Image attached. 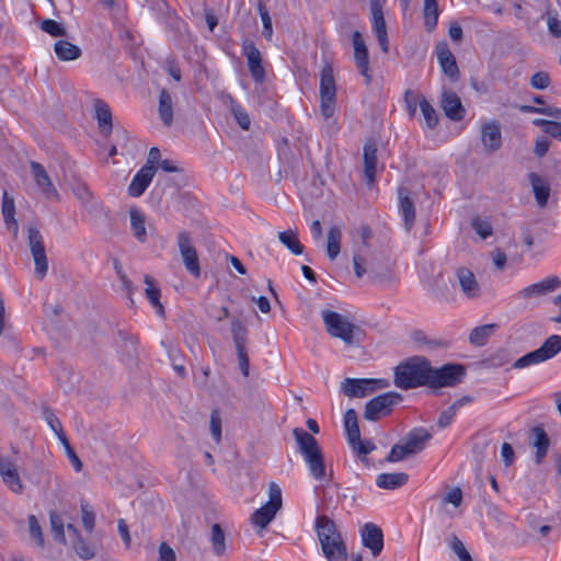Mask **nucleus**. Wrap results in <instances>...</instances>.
<instances>
[{
	"instance_id": "f257e3e1",
	"label": "nucleus",
	"mask_w": 561,
	"mask_h": 561,
	"mask_svg": "<svg viewBox=\"0 0 561 561\" xmlns=\"http://www.w3.org/2000/svg\"><path fill=\"white\" fill-rule=\"evenodd\" d=\"M321 318L328 334L332 337L342 340L347 346H358L362 343L364 331L343 314L324 309L321 311Z\"/></svg>"
},
{
	"instance_id": "c03bdc74",
	"label": "nucleus",
	"mask_w": 561,
	"mask_h": 561,
	"mask_svg": "<svg viewBox=\"0 0 561 561\" xmlns=\"http://www.w3.org/2000/svg\"><path fill=\"white\" fill-rule=\"evenodd\" d=\"M225 541H226V536H225L222 528L220 527L219 524H214L211 526L210 542H211L213 551L216 556L220 557L225 553V550H226Z\"/></svg>"
},
{
	"instance_id": "2f4dec72",
	"label": "nucleus",
	"mask_w": 561,
	"mask_h": 561,
	"mask_svg": "<svg viewBox=\"0 0 561 561\" xmlns=\"http://www.w3.org/2000/svg\"><path fill=\"white\" fill-rule=\"evenodd\" d=\"M0 474L3 482L11 489L21 486L20 477L15 463L0 454Z\"/></svg>"
},
{
	"instance_id": "c85d7f7f",
	"label": "nucleus",
	"mask_w": 561,
	"mask_h": 561,
	"mask_svg": "<svg viewBox=\"0 0 561 561\" xmlns=\"http://www.w3.org/2000/svg\"><path fill=\"white\" fill-rule=\"evenodd\" d=\"M529 182L533 187L535 199L540 208L548 204L550 195V185L548 182L535 172L528 174Z\"/></svg>"
},
{
	"instance_id": "a878e982",
	"label": "nucleus",
	"mask_w": 561,
	"mask_h": 561,
	"mask_svg": "<svg viewBox=\"0 0 561 561\" xmlns=\"http://www.w3.org/2000/svg\"><path fill=\"white\" fill-rule=\"evenodd\" d=\"M377 169V146L375 142H367L364 146V179L368 186H371L376 179Z\"/></svg>"
},
{
	"instance_id": "bf43d9fd",
	"label": "nucleus",
	"mask_w": 561,
	"mask_h": 561,
	"mask_svg": "<svg viewBox=\"0 0 561 561\" xmlns=\"http://www.w3.org/2000/svg\"><path fill=\"white\" fill-rule=\"evenodd\" d=\"M450 548L458 556L460 561H473L462 541L457 536H453Z\"/></svg>"
},
{
	"instance_id": "864d4df0",
	"label": "nucleus",
	"mask_w": 561,
	"mask_h": 561,
	"mask_svg": "<svg viewBox=\"0 0 561 561\" xmlns=\"http://www.w3.org/2000/svg\"><path fill=\"white\" fill-rule=\"evenodd\" d=\"M410 455H413V454L411 453V449H409L404 443L396 444L392 446L389 455L387 456V461L397 462V461L404 459L405 457H408Z\"/></svg>"
},
{
	"instance_id": "13d9d810",
	"label": "nucleus",
	"mask_w": 561,
	"mask_h": 561,
	"mask_svg": "<svg viewBox=\"0 0 561 561\" xmlns=\"http://www.w3.org/2000/svg\"><path fill=\"white\" fill-rule=\"evenodd\" d=\"M471 226L482 239H486L492 234V226L488 220L476 217L472 219Z\"/></svg>"
},
{
	"instance_id": "1a4fd4ad",
	"label": "nucleus",
	"mask_w": 561,
	"mask_h": 561,
	"mask_svg": "<svg viewBox=\"0 0 561 561\" xmlns=\"http://www.w3.org/2000/svg\"><path fill=\"white\" fill-rule=\"evenodd\" d=\"M27 232L28 244L35 263V275L43 279L48 270L43 236L35 226H30Z\"/></svg>"
},
{
	"instance_id": "a211bd4d",
	"label": "nucleus",
	"mask_w": 561,
	"mask_h": 561,
	"mask_svg": "<svg viewBox=\"0 0 561 561\" xmlns=\"http://www.w3.org/2000/svg\"><path fill=\"white\" fill-rule=\"evenodd\" d=\"M31 171L38 188L45 195L46 198H59L58 191L56 190L50 176L48 175L45 168L36 161H31Z\"/></svg>"
},
{
	"instance_id": "ddd939ff",
	"label": "nucleus",
	"mask_w": 561,
	"mask_h": 561,
	"mask_svg": "<svg viewBox=\"0 0 561 561\" xmlns=\"http://www.w3.org/2000/svg\"><path fill=\"white\" fill-rule=\"evenodd\" d=\"M242 55L247 58L248 68L252 79L256 83L265 81L266 73L262 65V55L255 44L250 39H244L242 43Z\"/></svg>"
},
{
	"instance_id": "cd10ccee",
	"label": "nucleus",
	"mask_w": 561,
	"mask_h": 561,
	"mask_svg": "<svg viewBox=\"0 0 561 561\" xmlns=\"http://www.w3.org/2000/svg\"><path fill=\"white\" fill-rule=\"evenodd\" d=\"M95 118L99 128L104 136H108L113 129L112 112L110 106L101 99H95L93 102Z\"/></svg>"
},
{
	"instance_id": "e2e57ef3",
	"label": "nucleus",
	"mask_w": 561,
	"mask_h": 561,
	"mask_svg": "<svg viewBox=\"0 0 561 561\" xmlns=\"http://www.w3.org/2000/svg\"><path fill=\"white\" fill-rule=\"evenodd\" d=\"M550 84V77L545 71H538L530 78V85L537 90H543Z\"/></svg>"
},
{
	"instance_id": "0eeeda50",
	"label": "nucleus",
	"mask_w": 561,
	"mask_h": 561,
	"mask_svg": "<svg viewBox=\"0 0 561 561\" xmlns=\"http://www.w3.org/2000/svg\"><path fill=\"white\" fill-rule=\"evenodd\" d=\"M402 396L394 391L379 394L365 404L364 417L375 422L383 416L389 415L393 407L401 402Z\"/></svg>"
},
{
	"instance_id": "9b49d317",
	"label": "nucleus",
	"mask_w": 561,
	"mask_h": 561,
	"mask_svg": "<svg viewBox=\"0 0 561 561\" xmlns=\"http://www.w3.org/2000/svg\"><path fill=\"white\" fill-rule=\"evenodd\" d=\"M179 251L181 253L186 271L194 277H199L201 266L195 247L192 244L187 231H180L176 237Z\"/></svg>"
},
{
	"instance_id": "7c9ffc66",
	"label": "nucleus",
	"mask_w": 561,
	"mask_h": 561,
	"mask_svg": "<svg viewBox=\"0 0 561 561\" xmlns=\"http://www.w3.org/2000/svg\"><path fill=\"white\" fill-rule=\"evenodd\" d=\"M2 216L4 224L7 226V229L12 231L13 236L16 237L19 232V225L14 217L15 215V205L14 199L11 197L8 192H3L2 196Z\"/></svg>"
},
{
	"instance_id": "4468645a",
	"label": "nucleus",
	"mask_w": 561,
	"mask_h": 561,
	"mask_svg": "<svg viewBox=\"0 0 561 561\" xmlns=\"http://www.w3.org/2000/svg\"><path fill=\"white\" fill-rule=\"evenodd\" d=\"M435 53L444 75L447 76L451 82L458 81L460 71L448 43L446 41L438 42L435 46Z\"/></svg>"
},
{
	"instance_id": "8fccbe9b",
	"label": "nucleus",
	"mask_w": 561,
	"mask_h": 561,
	"mask_svg": "<svg viewBox=\"0 0 561 561\" xmlns=\"http://www.w3.org/2000/svg\"><path fill=\"white\" fill-rule=\"evenodd\" d=\"M73 549L76 553L84 560H90L95 556V548L85 541L81 536H78V538L75 539Z\"/></svg>"
},
{
	"instance_id": "a19ab883",
	"label": "nucleus",
	"mask_w": 561,
	"mask_h": 561,
	"mask_svg": "<svg viewBox=\"0 0 561 561\" xmlns=\"http://www.w3.org/2000/svg\"><path fill=\"white\" fill-rule=\"evenodd\" d=\"M537 350L545 362L554 357L561 352V336L557 334L550 335Z\"/></svg>"
},
{
	"instance_id": "4d7b16f0",
	"label": "nucleus",
	"mask_w": 561,
	"mask_h": 561,
	"mask_svg": "<svg viewBox=\"0 0 561 561\" xmlns=\"http://www.w3.org/2000/svg\"><path fill=\"white\" fill-rule=\"evenodd\" d=\"M28 530L30 536L35 540V542L39 546H44V536L42 533V528L38 524L37 518L34 515L28 516Z\"/></svg>"
},
{
	"instance_id": "f704fd0d",
	"label": "nucleus",
	"mask_w": 561,
	"mask_h": 561,
	"mask_svg": "<svg viewBox=\"0 0 561 561\" xmlns=\"http://www.w3.org/2000/svg\"><path fill=\"white\" fill-rule=\"evenodd\" d=\"M408 479L405 472L381 473L376 479V485L380 489H399L407 484Z\"/></svg>"
},
{
	"instance_id": "72a5a7b5",
	"label": "nucleus",
	"mask_w": 561,
	"mask_h": 561,
	"mask_svg": "<svg viewBox=\"0 0 561 561\" xmlns=\"http://www.w3.org/2000/svg\"><path fill=\"white\" fill-rule=\"evenodd\" d=\"M54 51L61 61L76 60L82 55V50L79 46L65 39H59L55 43Z\"/></svg>"
},
{
	"instance_id": "6e6552de",
	"label": "nucleus",
	"mask_w": 561,
	"mask_h": 561,
	"mask_svg": "<svg viewBox=\"0 0 561 561\" xmlns=\"http://www.w3.org/2000/svg\"><path fill=\"white\" fill-rule=\"evenodd\" d=\"M389 381L386 379H354L345 378L342 382V392L350 398H364L377 389L387 388Z\"/></svg>"
},
{
	"instance_id": "4c0bfd02",
	"label": "nucleus",
	"mask_w": 561,
	"mask_h": 561,
	"mask_svg": "<svg viewBox=\"0 0 561 561\" xmlns=\"http://www.w3.org/2000/svg\"><path fill=\"white\" fill-rule=\"evenodd\" d=\"M278 240L294 255H300L304 253V245L299 241L297 230L288 229V230L278 232Z\"/></svg>"
},
{
	"instance_id": "69168bd1",
	"label": "nucleus",
	"mask_w": 561,
	"mask_h": 561,
	"mask_svg": "<svg viewBox=\"0 0 561 561\" xmlns=\"http://www.w3.org/2000/svg\"><path fill=\"white\" fill-rule=\"evenodd\" d=\"M457 410L456 407H448L444 411L440 412L438 420H437V426L439 428H445L449 426L454 420V416L456 415Z\"/></svg>"
},
{
	"instance_id": "6e6d98bb",
	"label": "nucleus",
	"mask_w": 561,
	"mask_h": 561,
	"mask_svg": "<svg viewBox=\"0 0 561 561\" xmlns=\"http://www.w3.org/2000/svg\"><path fill=\"white\" fill-rule=\"evenodd\" d=\"M353 264H354L355 275L357 278H362L365 274L369 275L370 262H368L367 259L363 254L356 253L353 256Z\"/></svg>"
},
{
	"instance_id": "603ef678",
	"label": "nucleus",
	"mask_w": 561,
	"mask_h": 561,
	"mask_svg": "<svg viewBox=\"0 0 561 561\" xmlns=\"http://www.w3.org/2000/svg\"><path fill=\"white\" fill-rule=\"evenodd\" d=\"M542 362H545L543 358L541 357V355L538 352V350H536V351H533V352L522 356L520 358H518L513 364V367L514 368H525L527 366H530V365H534V364H539V363H542Z\"/></svg>"
},
{
	"instance_id": "f3484780",
	"label": "nucleus",
	"mask_w": 561,
	"mask_h": 561,
	"mask_svg": "<svg viewBox=\"0 0 561 561\" xmlns=\"http://www.w3.org/2000/svg\"><path fill=\"white\" fill-rule=\"evenodd\" d=\"M440 107L445 115L454 122H459L466 116V108L463 107L460 98L454 91L444 90L442 92Z\"/></svg>"
},
{
	"instance_id": "9d476101",
	"label": "nucleus",
	"mask_w": 561,
	"mask_h": 561,
	"mask_svg": "<svg viewBox=\"0 0 561 561\" xmlns=\"http://www.w3.org/2000/svg\"><path fill=\"white\" fill-rule=\"evenodd\" d=\"M231 334L237 351L239 368L242 375L248 377L250 370V362L247 351L248 329L239 319L233 318L231 321Z\"/></svg>"
},
{
	"instance_id": "5fc2aeb1",
	"label": "nucleus",
	"mask_w": 561,
	"mask_h": 561,
	"mask_svg": "<svg viewBox=\"0 0 561 561\" xmlns=\"http://www.w3.org/2000/svg\"><path fill=\"white\" fill-rule=\"evenodd\" d=\"M81 519L83 527L91 533L94 528L95 524V515L92 510V507L88 504L82 502L81 503Z\"/></svg>"
},
{
	"instance_id": "423d86ee",
	"label": "nucleus",
	"mask_w": 561,
	"mask_h": 561,
	"mask_svg": "<svg viewBox=\"0 0 561 561\" xmlns=\"http://www.w3.org/2000/svg\"><path fill=\"white\" fill-rule=\"evenodd\" d=\"M559 288H561V279L553 275L522 288L515 294V299L524 305H535Z\"/></svg>"
},
{
	"instance_id": "ea45409f",
	"label": "nucleus",
	"mask_w": 561,
	"mask_h": 561,
	"mask_svg": "<svg viewBox=\"0 0 561 561\" xmlns=\"http://www.w3.org/2000/svg\"><path fill=\"white\" fill-rule=\"evenodd\" d=\"M342 232L339 227L332 226L328 231L327 253L331 261L335 260L341 250Z\"/></svg>"
},
{
	"instance_id": "bb28decb",
	"label": "nucleus",
	"mask_w": 561,
	"mask_h": 561,
	"mask_svg": "<svg viewBox=\"0 0 561 561\" xmlns=\"http://www.w3.org/2000/svg\"><path fill=\"white\" fill-rule=\"evenodd\" d=\"M328 561H346L347 549L342 535H335L328 540V547L321 548Z\"/></svg>"
},
{
	"instance_id": "09e8293b",
	"label": "nucleus",
	"mask_w": 561,
	"mask_h": 561,
	"mask_svg": "<svg viewBox=\"0 0 561 561\" xmlns=\"http://www.w3.org/2000/svg\"><path fill=\"white\" fill-rule=\"evenodd\" d=\"M369 277L377 283H383L391 279V271L388 265H379L370 262L369 264Z\"/></svg>"
},
{
	"instance_id": "f8f14e48",
	"label": "nucleus",
	"mask_w": 561,
	"mask_h": 561,
	"mask_svg": "<svg viewBox=\"0 0 561 561\" xmlns=\"http://www.w3.org/2000/svg\"><path fill=\"white\" fill-rule=\"evenodd\" d=\"M282 493H270V500L251 515V522L260 529H265L282 508Z\"/></svg>"
},
{
	"instance_id": "774afa93",
	"label": "nucleus",
	"mask_w": 561,
	"mask_h": 561,
	"mask_svg": "<svg viewBox=\"0 0 561 561\" xmlns=\"http://www.w3.org/2000/svg\"><path fill=\"white\" fill-rule=\"evenodd\" d=\"M175 559L174 550L167 542H161L159 546L158 561H175Z\"/></svg>"
},
{
	"instance_id": "f03ea898",
	"label": "nucleus",
	"mask_w": 561,
	"mask_h": 561,
	"mask_svg": "<svg viewBox=\"0 0 561 561\" xmlns=\"http://www.w3.org/2000/svg\"><path fill=\"white\" fill-rule=\"evenodd\" d=\"M428 359L413 356L394 368V385L403 390L426 386Z\"/></svg>"
},
{
	"instance_id": "de8ad7c7",
	"label": "nucleus",
	"mask_w": 561,
	"mask_h": 561,
	"mask_svg": "<svg viewBox=\"0 0 561 561\" xmlns=\"http://www.w3.org/2000/svg\"><path fill=\"white\" fill-rule=\"evenodd\" d=\"M50 528L54 539L59 543H66L65 525L62 518L56 513H49Z\"/></svg>"
},
{
	"instance_id": "412c9836",
	"label": "nucleus",
	"mask_w": 561,
	"mask_h": 561,
	"mask_svg": "<svg viewBox=\"0 0 561 561\" xmlns=\"http://www.w3.org/2000/svg\"><path fill=\"white\" fill-rule=\"evenodd\" d=\"M373 27L382 51L388 53V35L382 8L378 0H370Z\"/></svg>"
},
{
	"instance_id": "58836bf2",
	"label": "nucleus",
	"mask_w": 561,
	"mask_h": 561,
	"mask_svg": "<svg viewBox=\"0 0 561 561\" xmlns=\"http://www.w3.org/2000/svg\"><path fill=\"white\" fill-rule=\"evenodd\" d=\"M344 427L348 442H356L360 436V430L357 422V414L354 409H348L344 413Z\"/></svg>"
},
{
	"instance_id": "b1692460",
	"label": "nucleus",
	"mask_w": 561,
	"mask_h": 561,
	"mask_svg": "<svg viewBox=\"0 0 561 561\" xmlns=\"http://www.w3.org/2000/svg\"><path fill=\"white\" fill-rule=\"evenodd\" d=\"M314 529L321 548H327L328 540L340 534L334 520L327 515H320L316 518Z\"/></svg>"
},
{
	"instance_id": "4be33fe9",
	"label": "nucleus",
	"mask_w": 561,
	"mask_h": 561,
	"mask_svg": "<svg viewBox=\"0 0 561 561\" xmlns=\"http://www.w3.org/2000/svg\"><path fill=\"white\" fill-rule=\"evenodd\" d=\"M399 210L404 221V228L410 231L415 221V207L414 202L410 197V192L405 187H399Z\"/></svg>"
},
{
	"instance_id": "338daca9",
	"label": "nucleus",
	"mask_w": 561,
	"mask_h": 561,
	"mask_svg": "<svg viewBox=\"0 0 561 561\" xmlns=\"http://www.w3.org/2000/svg\"><path fill=\"white\" fill-rule=\"evenodd\" d=\"M43 416L45 419V421L47 422V424L49 425V427L51 428V431L56 434L58 432H61L64 428H62V425H61V422L59 421V419L55 415V413L53 412V410L50 409H44L43 410Z\"/></svg>"
},
{
	"instance_id": "c756f323",
	"label": "nucleus",
	"mask_w": 561,
	"mask_h": 561,
	"mask_svg": "<svg viewBox=\"0 0 561 561\" xmlns=\"http://www.w3.org/2000/svg\"><path fill=\"white\" fill-rule=\"evenodd\" d=\"M431 433L424 427H417L408 433L404 444L411 453L417 454L424 449L425 444L431 439Z\"/></svg>"
},
{
	"instance_id": "37998d69",
	"label": "nucleus",
	"mask_w": 561,
	"mask_h": 561,
	"mask_svg": "<svg viewBox=\"0 0 561 561\" xmlns=\"http://www.w3.org/2000/svg\"><path fill=\"white\" fill-rule=\"evenodd\" d=\"M229 108L239 126L248 130L251 125V119L247 111L232 98H229Z\"/></svg>"
},
{
	"instance_id": "6ab92c4d",
	"label": "nucleus",
	"mask_w": 561,
	"mask_h": 561,
	"mask_svg": "<svg viewBox=\"0 0 561 561\" xmlns=\"http://www.w3.org/2000/svg\"><path fill=\"white\" fill-rule=\"evenodd\" d=\"M481 141L486 152L497 151L502 146L501 126L496 121L485 123L481 127Z\"/></svg>"
},
{
	"instance_id": "79ce46f5",
	"label": "nucleus",
	"mask_w": 561,
	"mask_h": 561,
	"mask_svg": "<svg viewBox=\"0 0 561 561\" xmlns=\"http://www.w3.org/2000/svg\"><path fill=\"white\" fill-rule=\"evenodd\" d=\"M420 110L424 116L426 126L430 129L436 128L439 122L438 114L433 105L423 95H420Z\"/></svg>"
},
{
	"instance_id": "39448f33",
	"label": "nucleus",
	"mask_w": 561,
	"mask_h": 561,
	"mask_svg": "<svg viewBox=\"0 0 561 561\" xmlns=\"http://www.w3.org/2000/svg\"><path fill=\"white\" fill-rule=\"evenodd\" d=\"M320 100L322 115L331 118L335 112L336 85L333 67L330 64L324 65L320 73Z\"/></svg>"
},
{
	"instance_id": "c9c22d12",
	"label": "nucleus",
	"mask_w": 561,
	"mask_h": 561,
	"mask_svg": "<svg viewBox=\"0 0 561 561\" xmlns=\"http://www.w3.org/2000/svg\"><path fill=\"white\" fill-rule=\"evenodd\" d=\"M159 117L165 126H171L173 123V102L170 93L162 89L159 94Z\"/></svg>"
},
{
	"instance_id": "7ed1b4c3",
	"label": "nucleus",
	"mask_w": 561,
	"mask_h": 561,
	"mask_svg": "<svg viewBox=\"0 0 561 561\" xmlns=\"http://www.w3.org/2000/svg\"><path fill=\"white\" fill-rule=\"evenodd\" d=\"M293 436L298 445L299 453L304 456V459L308 465L310 474L316 480L324 479V459L317 439L301 427H295L293 430Z\"/></svg>"
},
{
	"instance_id": "e433bc0d",
	"label": "nucleus",
	"mask_w": 561,
	"mask_h": 561,
	"mask_svg": "<svg viewBox=\"0 0 561 561\" xmlns=\"http://www.w3.org/2000/svg\"><path fill=\"white\" fill-rule=\"evenodd\" d=\"M130 217V227L133 230L134 237L141 243H144L147 239L146 231V217L138 208H131L129 210Z\"/></svg>"
},
{
	"instance_id": "0e129e2a",
	"label": "nucleus",
	"mask_w": 561,
	"mask_h": 561,
	"mask_svg": "<svg viewBox=\"0 0 561 561\" xmlns=\"http://www.w3.org/2000/svg\"><path fill=\"white\" fill-rule=\"evenodd\" d=\"M348 443L353 447V449L358 454V456L368 455L376 448L375 444L371 440H362L360 436L358 437V440Z\"/></svg>"
},
{
	"instance_id": "a18cd8bd",
	"label": "nucleus",
	"mask_w": 561,
	"mask_h": 561,
	"mask_svg": "<svg viewBox=\"0 0 561 561\" xmlns=\"http://www.w3.org/2000/svg\"><path fill=\"white\" fill-rule=\"evenodd\" d=\"M424 20L428 31L434 30L437 25L438 4L436 0H424Z\"/></svg>"
},
{
	"instance_id": "393cba45",
	"label": "nucleus",
	"mask_w": 561,
	"mask_h": 561,
	"mask_svg": "<svg viewBox=\"0 0 561 561\" xmlns=\"http://www.w3.org/2000/svg\"><path fill=\"white\" fill-rule=\"evenodd\" d=\"M531 445L536 448V462L540 463L548 453L550 438L541 425L534 426L529 433Z\"/></svg>"
},
{
	"instance_id": "473e14b6",
	"label": "nucleus",
	"mask_w": 561,
	"mask_h": 561,
	"mask_svg": "<svg viewBox=\"0 0 561 561\" xmlns=\"http://www.w3.org/2000/svg\"><path fill=\"white\" fill-rule=\"evenodd\" d=\"M144 282L146 284L145 288V295L147 299L150 301L152 307L156 309V313L160 317L164 316V307L162 306L160 298H161V290L157 286L154 279L150 275H145Z\"/></svg>"
},
{
	"instance_id": "2eb2a0df",
	"label": "nucleus",
	"mask_w": 561,
	"mask_h": 561,
	"mask_svg": "<svg viewBox=\"0 0 561 561\" xmlns=\"http://www.w3.org/2000/svg\"><path fill=\"white\" fill-rule=\"evenodd\" d=\"M354 46V60L359 73L365 78V83L369 84L371 76L369 73V56L363 35L359 31H355L352 35Z\"/></svg>"
},
{
	"instance_id": "680f3d73",
	"label": "nucleus",
	"mask_w": 561,
	"mask_h": 561,
	"mask_svg": "<svg viewBox=\"0 0 561 561\" xmlns=\"http://www.w3.org/2000/svg\"><path fill=\"white\" fill-rule=\"evenodd\" d=\"M259 12L263 24V35L265 36L266 39H271L273 35V27L268 11L263 4H260Z\"/></svg>"
},
{
	"instance_id": "49530a36",
	"label": "nucleus",
	"mask_w": 561,
	"mask_h": 561,
	"mask_svg": "<svg viewBox=\"0 0 561 561\" xmlns=\"http://www.w3.org/2000/svg\"><path fill=\"white\" fill-rule=\"evenodd\" d=\"M494 327V324H488L474 328L469 335L470 343L478 346L484 345Z\"/></svg>"
},
{
	"instance_id": "5701e85b",
	"label": "nucleus",
	"mask_w": 561,
	"mask_h": 561,
	"mask_svg": "<svg viewBox=\"0 0 561 561\" xmlns=\"http://www.w3.org/2000/svg\"><path fill=\"white\" fill-rule=\"evenodd\" d=\"M456 276L461 291L467 298H477L480 296L481 289L473 272L467 267H459L456 271Z\"/></svg>"
},
{
	"instance_id": "20e7f679",
	"label": "nucleus",
	"mask_w": 561,
	"mask_h": 561,
	"mask_svg": "<svg viewBox=\"0 0 561 561\" xmlns=\"http://www.w3.org/2000/svg\"><path fill=\"white\" fill-rule=\"evenodd\" d=\"M426 387L439 389L455 387L466 377V368L461 364H445L442 367H433L428 362Z\"/></svg>"
},
{
	"instance_id": "aec40b11",
	"label": "nucleus",
	"mask_w": 561,
	"mask_h": 561,
	"mask_svg": "<svg viewBox=\"0 0 561 561\" xmlns=\"http://www.w3.org/2000/svg\"><path fill=\"white\" fill-rule=\"evenodd\" d=\"M156 171L157 167L144 165L133 178L128 186V194L131 197L141 196L151 183Z\"/></svg>"
},
{
	"instance_id": "3c124183",
	"label": "nucleus",
	"mask_w": 561,
	"mask_h": 561,
	"mask_svg": "<svg viewBox=\"0 0 561 561\" xmlns=\"http://www.w3.org/2000/svg\"><path fill=\"white\" fill-rule=\"evenodd\" d=\"M41 28L45 33L49 34L53 37H66L67 36V31H66L65 26L55 20L46 19V20L42 21Z\"/></svg>"
},
{
	"instance_id": "dca6fc26",
	"label": "nucleus",
	"mask_w": 561,
	"mask_h": 561,
	"mask_svg": "<svg viewBox=\"0 0 561 561\" xmlns=\"http://www.w3.org/2000/svg\"><path fill=\"white\" fill-rule=\"evenodd\" d=\"M362 543L374 557H378L383 548V534L379 526L366 523L360 529Z\"/></svg>"
},
{
	"instance_id": "052dcab7",
	"label": "nucleus",
	"mask_w": 561,
	"mask_h": 561,
	"mask_svg": "<svg viewBox=\"0 0 561 561\" xmlns=\"http://www.w3.org/2000/svg\"><path fill=\"white\" fill-rule=\"evenodd\" d=\"M210 433L213 438L219 443L221 439V419L218 410H213L210 414Z\"/></svg>"
}]
</instances>
